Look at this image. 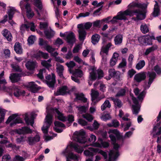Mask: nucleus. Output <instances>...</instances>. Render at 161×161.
<instances>
[{"mask_svg": "<svg viewBox=\"0 0 161 161\" xmlns=\"http://www.w3.org/2000/svg\"><path fill=\"white\" fill-rule=\"evenodd\" d=\"M48 26V24L46 22H40L39 25V28L41 30H44L46 29Z\"/></svg>", "mask_w": 161, "mask_h": 161, "instance_id": "63", "label": "nucleus"}, {"mask_svg": "<svg viewBox=\"0 0 161 161\" xmlns=\"http://www.w3.org/2000/svg\"><path fill=\"white\" fill-rule=\"evenodd\" d=\"M111 117L109 114H104L100 117L101 119L103 121H106L111 119Z\"/></svg>", "mask_w": 161, "mask_h": 161, "instance_id": "60", "label": "nucleus"}, {"mask_svg": "<svg viewBox=\"0 0 161 161\" xmlns=\"http://www.w3.org/2000/svg\"><path fill=\"white\" fill-rule=\"evenodd\" d=\"M146 77V73L141 72L136 74L134 77V80L137 82H140L145 80Z\"/></svg>", "mask_w": 161, "mask_h": 161, "instance_id": "25", "label": "nucleus"}, {"mask_svg": "<svg viewBox=\"0 0 161 161\" xmlns=\"http://www.w3.org/2000/svg\"><path fill=\"white\" fill-rule=\"evenodd\" d=\"M83 24L78 25L79 28L78 32L79 35V39L80 41H83L85 38L86 35V32L84 29L82 28Z\"/></svg>", "mask_w": 161, "mask_h": 161, "instance_id": "16", "label": "nucleus"}, {"mask_svg": "<svg viewBox=\"0 0 161 161\" xmlns=\"http://www.w3.org/2000/svg\"><path fill=\"white\" fill-rule=\"evenodd\" d=\"M34 137L28 136L26 140L27 142L30 145H33L36 143L39 142L40 139V134L37 131Z\"/></svg>", "mask_w": 161, "mask_h": 161, "instance_id": "12", "label": "nucleus"}, {"mask_svg": "<svg viewBox=\"0 0 161 161\" xmlns=\"http://www.w3.org/2000/svg\"><path fill=\"white\" fill-rule=\"evenodd\" d=\"M65 64L68 67L70 73H73V71L72 70V69L74 66H75V63L74 61H71L69 62H67Z\"/></svg>", "mask_w": 161, "mask_h": 161, "instance_id": "45", "label": "nucleus"}, {"mask_svg": "<svg viewBox=\"0 0 161 161\" xmlns=\"http://www.w3.org/2000/svg\"><path fill=\"white\" fill-rule=\"evenodd\" d=\"M46 82L47 85L50 88H53L55 82V76L52 74L46 77Z\"/></svg>", "mask_w": 161, "mask_h": 161, "instance_id": "13", "label": "nucleus"}, {"mask_svg": "<svg viewBox=\"0 0 161 161\" xmlns=\"http://www.w3.org/2000/svg\"><path fill=\"white\" fill-rule=\"evenodd\" d=\"M100 39V36L97 34H95L92 37V42L93 44H95L97 43Z\"/></svg>", "mask_w": 161, "mask_h": 161, "instance_id": "48", "label": "nucleus"}, {"mask_svg": "<svg viewBox=\"0 0 161 161\" xmlns=\"http://www.w3.org/2000/svg\"><path fill=\"white\" fill-rule=\"evenodd\" d=\"M36 40V37L34 36L31 35L30 36L28 39V43L29 45L33 44Z\"/></svg>", "mask_w": 161, "mask_h": 161, "instance_id": "57", "label": "nucleus"}, {"mask_svg": "<svg viewBox=\"0 0 161 161\" xmlns=\"http://www.w3.org/2000/svg\"><path fill=\"white\" fill-rule=\"evenodd\" d=\"M81 48V45L80 44H77L74 47L73 50V52L74 53H78L79 50Z\"/></svg>", "mask_w": 161, "mask_h": 161, "instance_id": "62", "label": "nucleus"}, {"mask_svg": "<svg viewBox=\"0 0 161 161\" xmlns=\"http://www.w3.org/2000/svg\"><path fill=\"white\" fill-rule=\"evenodd\" d=\"M90 79L92 80H96L97 78V75L98 77L100 79L103 77V71L101 69L96 70L94 68H92L89 70Z\"/></svg>", "mask_w": 161, "mask_h": 161, "instance_id": "7", "label": "nucleus"}, {"mask_svg": "<svg viewBox=\"0 0 161 161\" xmlns=\"http://www.w3.org/2000/svg\"><path fill=\"white\" fill-rule=\"evenodd\" d=\"M48 52L50 53L53 56H56L58 55V53L57 52H55V48H53L51 46L48 45L45 48Z\"/></svg>", "mask_w": 161, "mask_h": 161, "instance_id": "37", "label": "nucleus"}, {"mask_svg": "<svg viewBox=\"0 0 161 161\" xmlns=\"http://www.w3.org/2000/svg\"><path fill=\"white\" fill-rule=\"evenodd\" d=\"M148 74L149 76L148 81L147 83L145 82L143 86L145 90L147 89L150 87L151 84L153 82L156 76V73L154 72H149Z\"/></svg>", "mask_w": 161, "mask_h": 161, "instance_id": "14", "label": "nucleus"}, {"mask_svg": "<svg viewBox=\"0 0 161 161\" xmlns=\"http://www.w3.org/2000/svg\"><path fill=\"white\" fill-rule=\"evenodd\" d=\"M75 95V101L80 100L84 103H87V99L85 97L83 93H76Z\"/></svg>", "mask_w": 161, "mask_h": 161, "instance_id": "33", "label": "nucleus"}, {"mask_svg": "<svg viewBox=\"0 0 161 161\" xmlns=\"http://www.w3.org/2000/svg\"><path fill=\"white\" fill-rule=\"evenodd\" d=\"M111 99L113 101L115 105L119 108H120L122 105L121 101L119 99H115L112 97L111 98Z\"/></svg>", "mask_w": 161, "mask_h": 161, "instance_id": "58", "label": "nucleus"}, {"mask_svg": "<svg viewBox=\"0 0 161 161\" xmlns=\"http://www.w3.org/2000/svg\"><path fill=\"white\" fill-rule=\"evenodd\" d=\"M66 40L68 43L71 44H74L76 40L75 34L72 32H68Z\"/></svg>", "mask_w": 161, "mask_h": 161, "instance_id": "23", "label": "nucleus"}, {"mask_svg": "<svg viewBox=\"0 0 161 161\" xmlns=\"http://www.w3.org/2000/svg\"><path fill=\"white\" fill-rule=\"evenodd\" d=\"M32 132V130L26 126H25L20 129L16 130V132L19 134L25 135L31 134Z\"/></svg>", "mask_w": 161, "mask_h": 161, "instance_id": "20", "label": "nucleus"}, {"mask_svg": "<svg viewBox=\"0 0 161 161\" xmlns=\"http://www.w3.org/2000/svg\"><path fill=\"white\" fill-rule=\"evenodd\" d=\"M134 92L135 95L137 97L138 100L135 97H132L133 103L135 104L132 105V112L133 114L137 115L140 111V103L142 102L145 97L146 92L145 91L140 92L137 88L134 89Z\"/></svg>", "mask_w": 161, "mask_h": 161, "instance_id": "4", "label": "nucleus"}, {"mask_svg": "<svg viewBox=\"0 0 161 161\" xmlns=\"http://www.w3.org/2000/svg\"><path fill=\"white\" fill-rule=\"evenodd\" d=\"M77 108H78L79 112L80 114H82L86 112L87 108L85 106H78Z\"/></svg>", "mask_w": 161, "mask_h": 161, "instance_id": "61", "label": "nucleus"}, {"mask_svg": "<svg viewBox=\"0 0 161 161\" xmlns=\"http://www.w3.org/2000/svg\"><path fill=\"white\" fill-rule=\"evenodd\" d=\"M158 46L156 45H154L152 47L147 49L145 52V55H147L149 54L150 53L153 51H154L156 50L158 48Z\"/></svg>", "mask_w": 161, "mask_h": 161, "instance_id": "50", "label": "nucleus"}, {"mask_svg": "<svg viewBox=\"0 0 161 161\" xmlns=\"http://www.w3.org/2000/svg\"><path fill=\"white\" fill-rule=\"evenodd\" d=\"M25 65L27 69L31 71L34 70L37 67L36 63L32 61H27Z\"/></svg>", "mask_w": 161, "mask_h": 161, "instance_id": "27", "label": "nucleus"}, {"mask_svg": "<svg viewBox=\"0 0 161 161\" xmlns=\"http://www.w3.org/2000/svg\"><path fill=\"white\" fill-rule=\"evenodd\" d=\"M145 62L144 60L140 61L136 64V69L139 70L142 69L145 65Z\"/></svg>", "mask_w": 161, "mask_h": 161, "instance_id": "49", "label": "nucleus"}, {"mask_svg": "<svg viewBox=\"0 0 161 161\" xmlns=\"http://www.w3.org/2000/svg\"><path fill=\"white\" fill-rule=\"evenodd\" d=\"M155 4L154 5V10L152 14L154 17H156L159 14L160 9L157 1H155Z\"/></svg>", "mask_w": 161, "mask_h": 161, "instance_id": "41", "label": "nucleus"}, {"mask_svg": "<svg viewBox=\"0 0 161 161\" xmlns=\"http://www.w3.org/2000/svg\"><path fill=\"white\" fill-rule=\"evenodd\" d=\"M21 75L18 73H13L10 75L9 79L13 83H15L19 80Z\"/></svg>", "mask_w": 161, "mask_h": 161, "instance_id": "31", "label": "nucleus"}, {"mask_svg": "<svg viewBox=\"0 0 161 161\" xmlns=\"http://www.w3.org/2000/svg\"><path fill=\"white\" fill-rule=\"evenodd\" d=\"M27 1L29 0H26ZM34 5L38 8L39 10H36L38 15L39 17L45 16L47 14L46 11L42 10V4L41 0H34Z\"/></svg>", "mask_w": 161, "mask_h": 161, "instance_id": "9", "label": "nucleus"}, {"mask_svg": "<svg viewBox=\"0 0 161 161\" xmlns=\"http://www.w3.org/2000/svg\"><path fill=\"white\" fill-rule=\"evenodd\" d=\"M109 76L105 77L107 80H109L113 77L114 78L116 81L120 80V73L118 71H116L114 69H110L108 70Z\"/></svg>", "mask_w": 161, "mask_h": 161, "instance_id": "10", "label": "nucleus"}, {"mask_svg": "<svg viewBox=\"0 0 161 161\" xmlns=\"http://www.w3.org/2000/svg\"><path fill=\"white\" fill-rule=\"evenodd\" d=\"M119 56L118 53H114L110 61V65L112 67L116 64L118 61Z\"/></svg>", "mask_w": 161, "mask_h": 161, "instance_id": "35", "label": "nucleus"}, {"mask_svg": "<svg viewBox=\"0 0 161 161\" xmlns=\"http://www.w3.org/2000/svg\"><path fill=\"white\" fill-rule=\"evenodd\" d=\"M3 36L5 37L8 41H11L12 39V36L11 33L7 29H4L2 32Z\"/></svg>", "mask_w": 161, "mask_h": 161, "instance_id": "32", "label": "nucleus"}, {"mask_svg": "<svg viewBox=\"0 0 161 161\" xmlns=\"http://www.w3.org/2000/svg\"><path fill=\"white\" fill-rule=\"evenodd\" d=\"M71 146L74 149L76 152L78 153H81L83 151V148L78 145L77 143H72Z\"/></svg>", "mask_w": 161, "mask_h": 161, "instance_id": "42", "label": "nucleus"}, {"mask_svg": "<svg viewBox=\"0 0 161 161\" xmlns=\"http://www.w3.org/2000/svg\"><path fill=\"white\" fill-rule=\"evenodd\" d=\"M108 133L109 134V137L114 145V150L110 151L109 154V161H112L115 160L119 155L118 149L120 147V146L115 143L116 136L119 134V132L116 129H111L109 130Z\"/></svg>", "mask_w": 161, "mask_h": 161, "instance_id": "3", "label": "nucleus"}, {"mask_svg": "<svg viewBox=\"0 0 161 161\" xmlns=\"http://www.w3.org/2000/svg\"><path fill=\"white\" fill-rule=\"evenodd\" d=\"M113 46V45L111 42L108 43L105 46H103L101 49L100 54H102V53H105L106 55H108L109 48Z\"/></svg>", "mask_w": 161, "mask_h": 161, "instance_id": "28", "label": "nucleus"}, {"mask_svg": "<svg viewBox=\"0 0 161 161\" xmlns=\"http://www.w3.org/2000/svg\"><path fill=\"white\" fill-rule=\"evenodd\" d=\"M83 117L89 121H92L93 119L92 115L89 114H86L82 115Z\"/></svg>", "mask_w": 161, "mask_h": 161, "instance_id": "56", "label": "nucleus"}, {"mask_svg": "<svg viewBox=\"0 0 161 161\" xmlns=\"http://www.w3.org/2000/svg\"><path fill=\"white\" fill-rule=\"evenodd\" d=\"M126 91V88L120 89L116 94L115 96L116 97H121L125 96V94Z\"/></svg>", "mask_w": 161, "mask_h": 161, "instance_id": "51", "label": "nucleus"}, {"mask_svg": "<svg viewBox=\"0 0 161 161\" xmlns=\"http://www.w3.org/2000/svg\"><path fill=\"white\" fill-rule=\"evenodd\" d=\"M62 153L66 156V161H71L69 159L74 160H77L78 159V156L69 151L68 148L65 151H63Z\"/></svg>", "mask_w": 161, "mask_h": 161, "instance_id": "19", "label": "nucleus"}, {"mask_svg": "<svg viewBox=\"0 0 161 161\" xmlns=\"http://www.w3.org/2000/svg\"><path fill=\"white\" fill-rule=\"evenodd\" d=\"M141 30L143 33H146L149 31L148 28L145 24H143L141 26Z\"/></svg>", "mask_w": 161, "mask_h": 161, "instance_id": "54", "label": "nucleus"}, {"mask_svg": "<svg viewBox=\"0 0 161 161\" xmlns=\"http://www.w3.org/2000/svg\"><path fill=\"white\" fill-rule=\"evenodd\" d=\"M155 39V37L153 36L148 35L139 37L138 39V40L142 44L145 45H151L152 44V40Z\"/></svg>", "mask_w": 161, "mask_h": 161, "instance_id": "11", "label": "nucleus"}, {"mask_svg": "<svg viewBox=\"0 0 161 161\" xmlns=\"http://www.w3.org/2000/svg\"><path fill=\"white\" fill-rule=\"evenodd\" d=\"M25 92L20 90L17 87H15L13 90V94L16 97L18 98L21 96H24Z\"/></svg>", "mask_w": 161, "mask_h": 161, "instance_id": "29", "label": "nucleus"}, {"mask_svg": "<svg viewBox=\"0 0 161 161\" xmlns=\"http://www.w3.org/2000/svg\"><path fill=\"white\" fill-rule=\"evenodd\" d=\"M14 50L17 53L20 54L22 53V49L20 43L19 42H16L14 45Z\"/></svg>", "mask_w": 161, "mask_h": 161, "instance_id": "44", "label": "nucleus"}, {"mask_svg": "<svg viewBox=\"0 0 161 161\" xmlns=\"http://www.w3.org/2000/svg\"><path fill=\"white\" fill-rule=\"evenodd\" d=\"M111 107V104L108 100H106L104 103L102 105L101 108L102 111L104 110L106 108H110Z\"/></svg>", "mask_w": 161, "mask_h": 161, "instance_id": "52", "label": "nucleus"}, {"mask_svg": "<svg viewBox=\"0 0 161 161\" xmlns=\"http://www.w3.org/2000/svg\"><path fill=\"white\" fill-rule=\"evenodd\" d=\"M26 86L33 92H36L39 89L38 86L33 81L28 82L26 85Z\"/></svg>", "mask_w": 161, "mask_h": 161, "instance_id": "24", "label": "nucleus"}, {"mask_svg": "<svg viewBox=\"0 0 161 161\" xmlns=\"http://www.w3.org/2000/svg\"><path fill=\"white\" fill-rule=\"evenodd\" d=\"M48 42L47 41L44 40L42 38H40L39 40V44L40 46H43L44 48L48 46Z\"/></svg>", "mask_w": 161, "mask_h": 161, "instance_id": "55", "label": "nucleus"}, {"mask_svg": "<svg viewBox=\"0 0 161 161\" xmlns=\"http://www.w3.org/2000/svg\"><path fill=\"white\" fill-rule=\"evenodd\" d=\"M73 76H71L72 80L77 83H79V80L74 76L76 75L78 77H81L82 75V71L79 69H75L73 73Z\"/></svg>", "mask_w": 161, "mask_h": 161, "instance_id": "26", "label": "nucleus"}, {"mask_svg": "<svg viewBox=\"0 0 161 161\" xmlns=\"http://www.w3.org/2000/svg\"><path fill=\"white\" fill-rule=\"evenodd\" d=\"M56 66L57 72L59 76L60 77L63 78V73L64 69V66L58 63L56 64Z\"/></svg>", "mask_w": 161, "mask_h": 161, "instance_id": "34", "label": "nucleus"}, {"mask_svg": "<svg viewBox=\"0 0 161 161\" xmlns=\"http://www.w3.org/2000/svg\"><path fill=\"white\" fill-rule=\"evenodd\" d=\"M46 111L47 114L45 118L43 126L42 128V130L44 134H47L48 133V128L52 122L53 116L51 114V112L55 114V117H57L59 120L63 121H65L67 120V118L60 112L59 108H52L50 112L47 108Z\"/></svg>", "mask_w": 161, "mask_h": 161, "instance_id": "2", "label": "nucleus"}, {"mask_svg": "<svg viewBox=\"0 0 161 161\" xmlns=\"http://www.w3.org/2000/svg\"><path fill=\"white\" fill-rule=\"evenodd\" d=\"M152 134L153 136L155 137L156 136H159L161 135V126L158 127L157 126H155L153 129ZM161 140V135L160 137Z\"/></svg>", "mask_w": 161, "mask_h": 161, "instance_id": "40", "label": "nucleus"}, {"mask_svg": "<svg viewBox=\"0 0 161 161\" xmlns=\"http://www.w3.org/2000/svg\"><path fill=\"white\" fill-rule=\"evenodd\" d=\"M17 115L13 114L9 116L5 122L6 124H9L10 126L12 127L16 124L22 122V120L19 118L17 117Z\"/></svg>", "mask_w": 161, "mask_h": 161, "instance_id": "8", "label": "nucleus"}, {"mask_svg": "<svg viewBox=\"0 0 161 161\" xmlns=\"http://www.w3.org/2000/svg\"><path fill=\"white\" fill-rule=\"evenodd\" d=\"M92 145L94 147H108L109 145L107 142H101V144H100L98 142H96L93 143Z\"/></svg>", "mask_w": 161, "mask_h": 161, "instance_id": "43", "label": "nucleus"}, {"mask_svg": "<svg viewBox=\"0 0 161 161\" xmlns=\"http://www.w3.org/2000/svg\"><path fill=\"white\" fill-rule=\"evenodd\" d=\"M51 60V59H49L47 61H42L41 62V64L42 66L46 68H48L51 66V65L50 64Z\"/></svg>", "mask_w": 161, "mask_h": 161, "instance_id": "53", "label": "nucleus"}, {"mask_svg": "<svg viewBox=\"0 0 161 161\" xmlns=\"http://www.w3.org/2000/svg\"><path fill=\"white\" fill-rule=\"evenodd\" d=\"M147 4L133 1L128 6V8L124 11L119 12L117 16L114 17L110 22L114 24L118 20H126L127 16H132L136 15L137 18L139 19H143L146 17V11L145 8Z\"/></svg>", "mask_w": 161, "mask_h": 161, "instance_id": "1", "label": "nucleus"}, {"mask_svg": "<svg viewBox=\"0 0 161 161\" xmlns=\"http://www.w3.org/2000/svg\"><path fill=\"white\" fill-rule=\"evenodd\" d=\"M35 57L37 59H39L42 57L45 59H47L48 57V55L47 53L39 51L35 54Z\"/></svg>", "mask_w": 161, "mask_h": 161, "instance_id": "39", "label": "nucleus"}, {"mask_svg": "<svg viewBox=\"0 0 161 161\" xmlns=\"http://www.w3.org/2000/svg\"><path fill=\"white\" fill-rule=\"evenodd\" d=\"M25 8L26 10V15L29 19H32L34 16L35 14L32 10L30 4L27 3L25 6Z\"/></svg>", "mask_w": 161, "mask_h": 161, "instance_id": "22", "label": "nucleus"}, {"mask_svg": "<svg viewBox=\"0 0 161 161\" xmlns=\"http://www.w3.org/2000/svg\"><path fill=\"white\" fill-rule=\"evenodd\" d=\"M54 124V129L56 132L58 133L61 132L66 128L64 124L58 121H55Z\"/></svg>", "mask_w": 161, "mask_h": 161, "instance_id": "18", "label": "nucleus"}, {"mask_svg": "<svg viewBox=\"0 0 161 161\" xmlns=\"http://www.w3.org/2000/svg\"><path fill=\"white\" fill-rule=\"evenodd\" d=\"M2 161H11V157L9 155H4L2 158Z\"/></svg>", "mask_w": 161, "mask_h": 161, "instance_id": "64", "label": "nucleus"}, {"mask_svg": "<svg viewBox=\"0 0 161 161\" xmlns=\"http://www.w3.org/2000/svg\"><path fill=\"white\" fill-rule=\"evenodd\" d=\"M93 153H98L101 154L103 156L105 159L107 158V154L106 152L102 150H99L98 148L92 147H89L88 149L85 150L84 152V154L86 156L92 157L94 155Z\"/></svg>", "mask_w": 161, "mask_h": 161, "instance_id": "5", "label": "nucleus"}, {"mask_svg": "<svg viewBox=\"0 0 161 161\" xmlns=\"http://www.w3.org/2000/svg\"><path fill=\"white\" fill-rule=\"evenodd\" d=\"M69 93V90L67 86H63L54 92L55 95H64Z\"/></svg>", "mask_w": 161, "mask_h": 161, "instance_id": "21", "label": "nucleus"}, {"mask_svg": "<svg viewBox=\"0 0 161 161\" xmlns=\"http://www.w3.org/2000/svg\"><path fill=\"white\" fill-rule=\"evenodd\" d=\"M24 119L27 125H31L33 126V125L34 123V119L31 117H29L28 113H25L24 115Z\"/></svg>", "mask_w": 161, "mask_h": 161, "instance_id": "30", "label": "nucleus"}, {"mask_svg": "<svg viewBox=\"0 0 161 161\" xmlns=\"http://www.w3.org/2000/svg\"><path fill=\"white\" fill-rule=\"evenodd\" d=\"M9 10L8 12V15L9 19L11 20L13 17V15L15 12L16 11V10L14 7H9Z\"/></svg>", "mask_w": 161, "mask_h": 161, "instance_id": "47", "label": "nucleus"}, {"mask_svg": "<svg viewBox=\"0 0 161 161\" xmlns=\"http://www.w3.org/2000/svg\"><path fill=\"white\" fill-rule=\"evenodd\" d=\"M131 123L130 122H129L127 123H126L125 125H124V124L122 123L121 124V126L122 127H124V131H125L128 130L129 127L131 126Z\"/></svg>", "mask_w": 161, "mask_h": 161, "instance_id": "59", "label": "nucleus"}, {"mask_svg": "<svg viewBox=\"0 0 161 161\" xmlns=\"http://www.w3.org/2000/svg\"><path fill=\"white\" fill-rule=\"evenodd\" d=\"M99 93L98 92L95 91L92 89L91 90V95L92 96V104L93 105H95L96 104L101 100L99 96Z\"/></svg>", "mask_w": 161, "mask_h": 161, "instance_id": "15", "label": "nucleus"}, {"mask_svg": "<svg viewBox=\"0 0 161 161\" xmlns=\"http://www.w3.org/2000/svg\"><path fill=\"white\" fill-rule=\"evenodd\" d=\"M6 110L0 107V123L3 121Z\"/></svg>", "mask_w": 161, "mask_h": 161, "instance_id": "46", "label": "nucleus"}, {"mask_svg": "<svg viewBox=\"0 0 161 161\" xmlns=\"http://www.w3.org/2000/svg\"><path fill=\"white\" fill-rule=\"evenodd\" d=\"M44 33L46 38L48 39L53 37L55 34V31L51 29L46 30L44 31Z\"/></svg>", "mask_w": 161, "mask_h": 161, "instance_id": "36", "label": "nucleus"}, {"mask_svg": "<svg viewBox=\"0 0 161 161\" xmlns=\"http://www.w3.org/2000/svg\"><path fill=\"white\" fill-rule=\"evenodd\" d=\"M123 40V36L120 34L117 35L114 37V44L116 45H120L122 43Z\"/></svg>", "mask_w": 161, "mask_h": 161, "instance_id": "38", "label": "nucleus"}, {"mask_svg": "<svg viewBox=\"0 0 161 161\" xmlns=\"http://www.w3.org/2000/svg\"><path fill=\"white\" fill-rule=\"evenodd\" d=\"M85 134V131L82 130L75 131L73 134L74 140L80 143H85L86 142Z\"/></svg>", "mask_w": 161, "mask_h": 161, "instance_id": "6", "label": "nucleus"}, {"mask_svg": "<svg viewBox=\"0 0 161 161\" xmlns=\"http://www.w3.org/2000/svg\"><path fill=\"white\" fill-rule=\"evenodd\" d=\"M30 27L31 30L33 31L35 30L36 26L33 22H31L27 24H22L20 27V29L21 32H23Z\"/></svg>", "mask_w": 161, "mask_h": 161, "instance_id": "17", "label": "nucleus"}]
</instances>
